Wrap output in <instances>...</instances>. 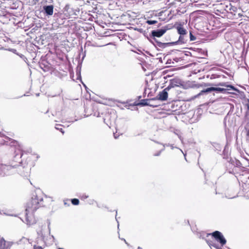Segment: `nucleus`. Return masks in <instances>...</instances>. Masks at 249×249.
<instances>
[{
	"label": "nucleus",
	"mask_w": 249,
	"mask_h": 249,
	"mask_svg": "<svg viewBox=\"0 0 249 249\" xmlns=\"http://www.w3.org/2000/svg\"><path fill=\"white\" fill-rule=\"evenodd\" d=\"M212 235L216 240L221 244V246H223L226 244V240L220 231H215L212 233Z\"/></svg>",
	"instance_id": "5"
},
{
	"label": "nucleus",
	"mask_w": 249,
	"mask_h": 249,
	"mask_svg": "<svg viewBox=\"0 0 249 249\" xmlns=\"http://www.w3.org/2000/svg\"><path fill=\"white\" fill-rule=\"evenodd\" d=\"M160 153H161V151L155 153L154 154V156H159L160 154Z\"/></svg>",
	"instance_id": "19"
},
{
	"label": "nucleus",
	"mask_w": 249,
	"mask_h": 249,
	"mask_svg": "<svg viewBox=\"0 0 249 249\" xmlns=\"http://www.w3.org/2000/svg\"><path fill=\"white\" fill-rule=\"evenodd\" d=\"M154 100V99H151L150 100H148L147 99H144L142 100L140 103L138 104V105H141V106H149L153 107H157L158 106L157 105H151L150 103V102Z\"/></svg>",
	"instance_id": "8"
},
{
	"label": "nucleus",
	"mask_w": 249,
	"mask_h": 249,
	"mask_svg": "<svg viewBox=\"0 0 249 249\" xmlns=\"http://www.w3.org/2000/svg\"><path fill=\"white\" fill-rule=\"evenodd\" d=\"M166 32V30L164 29H160L157 30H153L152 31V35L153 36H156L158 37H160L161 36Z\"/></svg>",
	"instance_id": "9"
},
{
	"label": "nucleus",
	"mask_w": 249,
	"mask_h": 249,
	"mask_svg": "<svg viewBox=\"0 0 249 249\" xmlns=\"http://www.w3.org/2000/svg\"><path fill=\"white\" fill-rule=\"evenodd\" d=\"M42 198H39L37 195H33L32 198L26 203L25 206V221L27 224L31 225L36 222L35 213L42 206Z\"/></svg>",
	"instance_id": "1"
},
{
	"label": "nucleus",
	"mask_w": 249,
	"mask_h": 249,
	"mask_svg": "<svg viewBox=\"0 0 249 249\" xmlns=\"http://www.w3.org/2000/svg\"><path fill=\"white\" fill-rule=\"evenodd\" d=\"M247 136L249 137V130L247 132Z\"/></svg>",
	"instance_id": "23"
},
{
	"label": "nucleus",
	"mask_w": 249,
	"mask_h": 249,
	"mask_svg": "<svg viewBox=\"0 0 249 249\" xmlns=\"http://www.w3.org/2000/svg\"><path fill=\"white\" fill-rule=\"evenodd\" d=\"M190 40H195L196 39V37L192 35V33H190Z\"/></svg>",
	"instance_id": "16"
},
{
	"label": "nucleus",
	"mask_w": 249,
	"mask_h": 249,
	"mask_svg": "<svg viewBox=\"0 0 249 249\" xmlns=\"http://www.w3.org/2000/svg\"><path fill=\"white\" fill-rule=\"evenodd\" d=\"M33 249H43L41 247L33 246Z\"/></svg>",
	"instance_id": "18"
},
{
	"label": "nucleus",
	"mask_w": 249,
	"mask_h": 249,
	"mask_svg": "<svg viewBox=\"0 0 249 249\" xmlns=\"http://www.w3.org/2000/svg\"><path fill=\"white\" fill-rule=\"evenodd\" d=\"M44 10H45V13L48 15L51 16L53 14V5H49L45 6L43 7Z\"/></svg>",
	"instance_id": "10"
},
{
	"label": "nucleus",
	"mask_w": 249,
	"mask_h": 249,
	"mask_svg": "<svg viewBox=\"0 0 249 249\" xmlns=\"http://www.w3.org/2000/svg\"><path fill=\"white\" fill-rule=\"evenodd\" d=\"M17 248L22 249H33V245L26 238H22L17 243Z\"/></svg>",
	"instance_id": "3"
},
{
	"label": "nucleus",
	"mask_w": 249,
	"mask_h": 249,
	"mask_svg": "<svg viewBox=\"0 0 249 249\" xmlns=\"http://www.w3.org/2000/svg\"><path fill=\"white\" fill-rule=\"evenodd\" d=\"M138 249H142L141 247H139L138 248Z\"/></svg>",
	"instance_id": "24"
},
{
	"label": "nucleus",
	"mask_w": 249,
	"mask_h": 249,
	"mask_svg": "<svg viewBox=\"0 0 249 249\" xmlns=\"http://www.w3.org/2000/svg\"><path fill=\"white\" fill-rule=\"evenodd\" d=\"M8 247L6 241L3 237H0V249H7Z\"/></svg>",
	"instance_id": "11"
},
{
	"label": "nucleus",
	"mask_w": 249,
	"mask_h": 249,
	"mask_svg": "<svg viewBox=\"0 0 249 249\" xmlns=\"http://www.w3.org/2000/svg\"><path fill=\"white\" fill-rule=\"evenodd\" d=\"M214 91V87L208 88L206 89H203L201 91V92H210L211 91Z\"/></svg>",
	"instance_id": "12"
},
{
	"label": "nucleus",
	"mask_w": 249,
	"mask_h": 249,
	"mask_svg": "<svg viewBox=\"0 0 249 249\" xmlns=\"http://www.w3.org/2000/svg\"><path fill=\"white\" fill-rule=\"evenodd\" d=\"M15 249H22V248H18L17 244L15 245Z\"/></svg>",
	"instance_id": "22"
},
{
	"label": "nucleus",
	"mask_w": 249,
	"mask_h": 249,
	"mask_svg": "<svg viewBox=\"0 0 249 249\" xmlns=\"http://www.w3.org/2000/svg\"><path fill=\"white\" fill-rule=\"evenodd\" d=\"M58 249H61V248H59Z\"/></svg>",
	"instance_id": "25"
},
{
	"label": "nucleus",
	"mask_w": 249,
	"mask_h": 249,
	"mask_svg": "<svg viewBox=\"0 0 249 249\" xmlns=\"http://www.w3.org/2000/svg\"><path fill=\"white\" fill-rule=\"evenodd\" d=\"M88 197V196H86V195H83L82 197H81V198H83V199H85V198H87Z\"/></svg>",
	"instance_id": "21"
},
{
	"label": "nucleus",
	"mask_w": 249,
	"mask_h": 249,
	"mask_svg": "<svg viewBox=\"0 0 249 249\" xmlns=\"http://www.w3.org/2000/svg\"><path fill=\"white\" fill-rule=\"evenodd\" d=\"M177 30L178 32V33L180 34V36L179 37V40L181 42H183V41L182 40L183 39V36L184 35H186L187 34L186 30L183 28L181 26H178L177 27Z\"/></svg>",
	"instance_id": "7"
},
{
	"label": "nucleus",
	"mask_w": 249,
	"mask_h": 249,
	"mask_svg": "<svg viewBox=\"0 0 249 249\" xmlns=\"http://www.w3.org/2000/svg\"><path fill=\"white\" fill-rule=\"evenodd\" d=\"M216 86L226 87V89L221 88H214V91H218L219 92L225 93L227 90L231 89L235 90L238 92H239V89L235 88L234 86L231 85H227V83L225 82L219 83Z\"/></svg>",
	"instance_id": "2"
},
{
	"label": "nucleus",
	"mask_w": 249,
	"mask_h": 249,
	"mask_svg": "<svg viewBox=\"0 0 249 249\" xmlns=\"http://www.w3.org/2000/svg\"><path fill=\"white\" fill-rule=\"evenodd\" d=\"M246 106L247 107L248 110L249 111V99L247 101V103H246Z\"/></svg>",
	"instance_id": "17"
},
{
	"label": "nucleus",
	"mask_w": 249,
	"mask_h": 249,
	"mask_svg": "<svg viewBox=\"0 0 249 249\" xmlns=\"http://www.w3.org/2000/svg\"><path fill=\"white\" fill-rule=\"evenodd\" d=\"M157 22V21L156 20H148L147 21V23L150 24V25H151V24H155Z\"/></svg>",
	"instance_id": "15"
},
{
	"label": "nucleus",
	"mask_w": 249,
	"mask_h": 249,
	"mask_svg": "<svg viewBox=\"0 0 249 249\" xmlns=\"http://www.w3.org/2000/svg\"><path fill=\"white\" fill-rule=\"evenodd\" d=\"M104 121L105 124H106L108 126H110L112 125V123L114 122V119L111 118V116L109 114L107 113L105 116Z\"/></svg>",
	"instance_id": "6"
},
{
	"label": "nucleus",
	"mask_w": 249,
	"mask_h": 249,
	"mask_svg": "<svg viewBox=\"0 0 249 249\" xmlns=\"http://www.w3.org/2000/svg\"><path fill=\"white\" fill-rule=\"evenodd\" d=\"M55 128L60 131L63 134L64 133V131L62 128V125L60 124H57Z\"/></svg>",
	"instance_id": "14"
},
{
	"label": "nucleus",
	"mask_w": 249,
	"mask_h": 249,
	"mask_svg": "<svg viewBox=\"0 0 249 249\" xmlns=\"http://www.w3.org/2000/svg\"><path fill=\"white\" fill-rule=\"evenodd\" d=\"M202 86H203L204 87H208V86H210V84H209V83H204L203 85H202Z\"/></svg>",
	"instance_id": "20"
},
{
	"label": "nucleus",
	"mask_w": 249,
	"mask_h": 249,
	"mask_svg": "<svg viewBox=\"0 0 249 249\" xmlns=\"http://www.w3.org/2000/svg\"><path fill=\"white\" fill-rule=\"evenodd\" d=\"M171 87V86H169L161 91L160 92L157 96L155 98H154V100L157 99L160 101L166 100L168 98V91L170 90Z\"/></svg>",
	"instance_id": "4"
},
{
	"label": "nucleus",
	"mask_w": 249,
	"mask_h": 249,
	"mask_svg": "<svg viewBox=\"0 0 249 249\" xmlns=\"http://www.w3.org/2000/svg\"><path fill=\"white\" fill-rule=\"evenodd\" d=\"M71 203L74 205H78L79 204V201L77 198H73L71 199Z\"/></svg>",
	"instance_id": "13"
}]
</instances>
